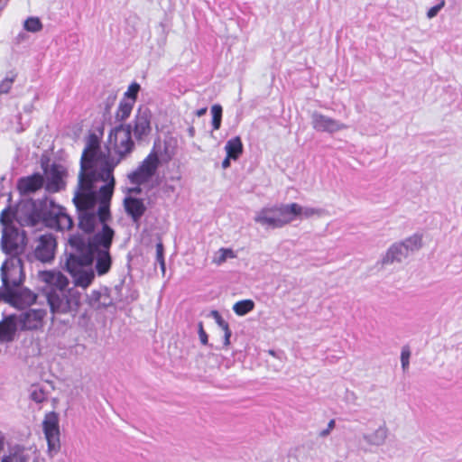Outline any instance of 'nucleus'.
<instances>
[{"mask_svg": "<svg viewBox=\"0 0 462 462\" xmlns=\"http://www.w3.org/2000/svg\"><path fill=\"white\" fill-rule=\"evenodd\" d=\"M107 148L108 154L101 151L97 135L88 136L80 160L78 189L73 198L76 208L88 206L99 209L100 219L109 217L115 187L114 169L134 148L131 125L114 128L108 136Z\"/></svg>", "mask_w": 462, "mask_h": 462, "instance_id": "nucleus-1", "label": "nucleus"}, {"mask_svg": "<svg viewBox=\"0 0 462 462\" xmlns=\"http://www.w3.org/2000/svg\"><path fill=\"white\" fill-rule=\"evenodd\" d=\"M79 228L83 232L69 236L68 244L71 253L67 258L66 267L71 274L75 286L88 288L97 275L106 274L112 266L110 248L115 231L107 225L109 217L100 219L99 209L86 206L76 208Z\"/></svg>", "mask_w": 462, "mask_h": 462, "instance_id": "nucleus-2", "label": "nucleus"}, {"mask_svg": "<svg viewBox=\"0 0 462 462\" xmlns=\"http://www.w3.org/2000/svg\"><path fill=\"white\" fill-rule=\"evenodd\" d=\"M15 217L22 226H37L40 224L57 230H69L73 226L72 218L65 208L52 199H28L20 203Z\"/></svg>", "mask_w": 462, "mask_h": 462, "instance_id": "nucleus-3", "label": "nucleus"}, {"mask_svg": "<svg viewBox=\"0 0 462 462\" xmlns=\"http://www.w3.org/2000/svg\"><path fill=\"white\" fill-rule=\"evenodd\" d=\"M38 279L42 283V292L53 315L76 310L79 304V295L69 287V282L62 273L55 270L42 271L38 273Z\"/></svg>", "mask_w": 462, "mask_h": 462, "instance_id": "nucleus-4", "label": "nucleus"}, {"mask_svg": "<svg viewBox=\"0 0 462 462\" xmlns=\"http://www.w3.org/2000/svg\"><path fill=\"white\" fill-rule=\"evenodd\" d=\"M1 278L4 286L9 291L13 300H20L31 305L36 300V295L28 289L20 288L24 279L23 263L19 256L7 258L1 267Z\"/></svg>", "mask_w": 462, "mask_h": 462, "instance_id": "nucleus-5", "label": "nucleus"}, {"mask_svg": "<svg viewBox=\"0 0 462 462\" xmlns=\"http://www.w3.org/2000/svg\"><path fill=\"white\" fill-rule=\"evenodd\" d=\"M254 221L265 228H281L291 222L288 204L266 207L259 210Z\"/></svg>", "mask_w": 462, "mask_h": 462, "instance_id": "nucleus-6", "label": "nucleus"}, {"mask_svg": "<svg viewBox=\"0 0 462 462\" xmlns=\"http://www.w3.org/2000/svg\"><path fill=\"white\" fill-rule=\"evenodd\" d=\"M30 261L35 260L42 263H51L55 258L57 240L52 234L45 233L36 236L30 245Z\"/></svg>", "mask_w": 462, "mask_h": 462, "instance_id": "nucleus-7", "label": "nucleus"}, {"mask_svg": "<svg viewBox=\"0 0 462 462\" xmlns=\"http://www.w3.org/2000/svg\"><path fill=\"white\" fill-rule=\"evenodd\" d=\"M26 244V236L24 232H20L13 226H5L2 235V249L11 256H18L23 250Z\"/></svg>", "mask_w": 462, "mask_h": 462, "instance_id": "nucleus-8", "label": "nucleus"}, {"mask_svg": "<svg viewBox=\"0 0 462 462\" xmlns=\"http://www.w3.org/2000/svg\"><path fill=\"white\" fill-rule=\"evenodd\" d=\"M42 427L48 443V452L51 457H53L60 448L58 415L53 411L47 413Z\"/></svg>", "mask_w": 462, "mask_h": 462, "instance_id": "nucleus-9", "label": "nucleus"}, {"mask_svg": "<svg viewBox=\"0 0 462 462\" xmlns=\"http://www.w3.org/2000/svg\"><path fill=\"white\" fill-rule=\"evenodd\" d=\"M160 164L157 153L151 152L141 165L128 175L133 184H142L148 181L156 172Z\"/></svg>", "mask_w": 462, "mask_h": 462, "instance_id": "nucleus-10", "label": "nucleus"}, {"mask_svg": "<svg viewBox=\"0 0 462 462\" xmlns=\"http://www.w3.org/2000/svg\"><path fill=\"white\" fill-rule=\"evenodd\" d=\"M46 310L30 309L19 314H14L20 330H36L42 327Z\"/></svg>", "mask_w": 462, "mask_h": 462, "instance_id": "nucleus-11", "label": "nucleus"}, {"mask_svg": "<svg viewBox=\"0 0 462 462\" xmlns=\"http://www.w3.org/2000/svg\"><path fill=\"white\" fill-rule=\"evenodd\" d=\"M151 119L152 113L147 107H140L137 110L134 119L130 124L136 140L143 141L150 134L152 131Z\"/></svg>", "mask_w": 462, "mask_h": 462, "instance_id": "nucleus-12", "label": "nucleus"}, {"mask_svg": "<svg viewBox=\"0 0 462 462\" xmlns=\"http://www.w3.org/2000/svg\"><path fill=\"white\" fill-rule=\"evenodd\" d=\"M312 127L318 132L334 134L347 128V125L319 112L311 114Z\"/></svg>", "mask_w": 462, "mask_h": 462, "instance_id": "nucleus-13", "label": "nucleus"}, {"mask_svg": "<svg viewBox=\"0 0 462 462\" xmlns=\"http://www.w3.org/2000/svg\"><path fill=\"white\" fill-rule=\"evenodd\" d=\"M65 171L62 166L52 164L48 170H45L46 189L49 192H58L64 188L63 177Z\"/></svg>", "mask_w": 462, "mask_h": 462, "instance_id": "nucleus-14", "label": "nucleus"}, {"mask_svg": "<svg viewBox=\"0 0 462 462\" xmlns=\"http://www.w3.org/2000/svg\"><path fill=\"white\" fill-rule=\"evenodd\" d=\"M43 184V176L40 173H34L31 176L21 178L18 180L17 188L22 195H29L42 189Z\"/></svg>", "mask_w": 462, "mask_h": 462, "instance_id": "nucleus-15", "label": "nucleus"}, {"mask_svg": "<svg viewBox=\"0 0 462 462\" xmlns=\"http://www.w3.org/2000/svg\"><path fill=\"white\" fill-rule=\"evenodd\" d=\"M20 330L15 315H9L0 321V343H8L14 339Z\"/></svg>", "mask_w": 462, "mask_h": 462, "instance_id": "nucleus-16", "label": "nucleus"}, {"mask_svg": "<svg viewBox=\"0 0 462 462\" xmlns=\"http://www.w3.org/2000/svg\"><path fill=\"white\" fill-rule=\"evenodd\" d=\"M288 206L290 211V217H291V222L296 219L310 218L314 216L321 217L324 212V210L321 208L304 207L298 203H291L288 204Z\"/></svg>", "mask_w": 462, "mask_h": 462, "instance_id": "nucleus-17", "label": "nucleus"}, {"mask_svg": "<svg viewBox=\"0 0 462 462\" xmlns=\"http://www.w3.org/2000/svg\"><path fill=\"white\" fill-rule=\"evenodd\" d=\"M88 304L94 309H103L113 305V299L106 288L92 291L88 297Z\"/></svg>", "mask_w": 462, "mask_h": 462, "instance_id": "nucleus-18", "label": "nucleus"}, {"mask_svg": "<svg viewBox=\"0 0 462 462\" xmlns=\"http://www.w3.org/2000/svg\"><path fill=\"white\" fill-rule=\"evenodd\" d=\"M388 437V429L386 425L381 424L377 429L364 433L362 439L369 446L380 447L383 446Z\"/></svg>", "mask_w": 462, "mask_h": 462, "instance_id": "nucleus-19", "label": "nucleus"}, {"mask_svg": "<svg viewBox=\"0 0 462 462\" xmlns=\"http://www.w3.org/2000/svg\"><path fill=\"white\" fill-rule=\"evenodd\" d=\"M125 208L134 222H137L146 210L143 199L133 197L125 199Z\"/></svg>", "mask_w": 462, "mask_h": 462, "instance_id": "nucleus-20", "label": "nucleus"}, {"mask_svg": "<svg viewBox=\"0 0 462 462\" xmlns=\"http://www.w3.org/2000/svg\"><path fill=\"white\" fill-rule=\"evenodd\" d=\"M404 247L401 243H395L390 246L384 256L382 258V264L387 265L393 263H401L408 257Z\"/></svg>", "mask_w": 462, "mask_h": 462, "instance_id": "nucleus-21", "label": "nucleus"}, {"mask_svg": "<svg viewBox=\"0 0 462 462\" xmlns=\"http://www.w3.org/2000/svg\"><path fill=\"white\" fill-rule=\"evenodd\" d=\"M225 149L229 157L236 160L243 152V144L240 137L236 136L228 140L226 143Z\"/></svg>", "mask_w": 462, "mask_h": 462, "instance_id": "nucleus-22", "label": "nucleus"}, {"mask_svg": "<svg viewBox=\"0 0 462 462\" xmlns=\"http://www.w3.org/2000/svg\"><path fill=\"white\" fill-rule=\"evenodd\" d=\"M400 243L404 247L406 253L410 254V253L418 251L421 247L422 236L419 234H414Z\"/></svg>", "mask_w": 462, "mask_h": 462, "instance_id": "nucleus-23", "label": "nucleus"}, {"mask_svg": "<svg viewBox=\"0 0 462 462\" xmlns=\"http://www.w3.org/2000/svg\"><path fill=\"white\" fill-rule=\"evenodd\" d=\"M29 396L36 403H42L47 400L48 393L41 384H32L29 389Z\"/></svg>", "mask_w": 462, "mask_h": 462, "instance_id": "nucleus-24", "label": "nucleus"}, {"mask_svg": "<svg viewBox=\"0 0 462 462\" xmlns=\"http://www.w3.org/2000/svg\"><path fill=\"white\" fill-rule=\"evenodd\" d=\"M134 105V101H121L116 113V119L118 121H124L128 118L131 115Z\"/></svg>", "mask_w": 462, "mask_h": 462, "instance_id": "nucleus-25", "label": "nucleus"}, {"mask_svg": "<svg viewBox=\"0 0 462 462\" xmlns=\"http://www.w3.org/2000/svg\"><path fill=\"white\" fill-rule=\"evenodd\" d=\"M236 254L230 248H220L213 256L212 262L217 265L223 264L227 259L236 258Z\"/></svg>", "mask_w": 462, "mask_h": 462, "instance_id": "nucleus-26", "label": "nucleus"}, {"mask_svg": "<svg viewBox=\"0 0 462 462\" xmlns=\"http://www.w3.org/2000/svg\"><path fill=\"white\" fill-rule=\"evenodd\" d=\"M254 308V302L252 300H243L236 302L233 306L234 312L238 316H245Z\"/></svg>", "mask_w": 462, "mask_h": 462, "instance_id": "nucleus-27", "label": "nucleus"}, {"mask_svg": "<svg viewBox=\"0 0 462 462\" xmlns=\"http://www.w3.org/2000/svg\"><path fill=\"white\" fill-rule=\"evenodd\" d=\"M23 27L27 32H38L42 29V23L38 17H29L24 21Z\"/></svg>", "mask_w": 462, "mask_h": 462, "instance_id": "nucleus-28", "label": "nucleus"}, {"mask_svg": "<svg viewBox=\"0 0 462 462\" xmlns=\"http://www.w3.org/2000/svg\"><path fill=\"white\" fill-rule=\"evenodd\" d=\"M222 111V106L218 104L213 105L211 107L213 130H218L221 126Z\"/></svg>", "mask_w": 462, "mask_h": 462, "instance_id": "nucleus-29", "label": "nucleus"}, {"mask_svg": "<svg viewBox=\"0 0 462 462\" xmlns=\"http://www.w3.org/2000/svg\"><path fill=\"white\" fill-rule=\"evenodd\" d=\"M16 75L10 73L0 82V95L8 94L15 81Z\"/></svg>", "mask_w": 462, "mask_h": 462, "instance_id": "nucleus-30", "label": "nucleus"}, {"mask_svg": "<svg viewBox=\"0 0 462 462\" xmlns=\"http://www.w3.org/2000/svg\"><path fill=\"white\" fill-rule=\"evenodd\" d=\"M14 462H28L29 455L24 451V448L17 446L12 449Z\"/></svg>", "mask_w": 462, "mask_h": 462, "instance_id": "nucleus-31", "label": "nucleus"}, {"mask_svg": "<svg viewBox=\"0 0 462 462\" xmlns=\"http://www.w3.org/2000/svg\"><path fill=\"white\" fill-rule=\"evenodd\" d=\"M411 350L409 346H403L401 352L402 368L405 372L409 369Z\"/></svg>", "mask_w": 462, "mask_h": 462, "instance_id": "nucleus-32", "label": "nucleus"}, {"mask_svg": "<svg viewBox=\"0 0 462 462\" xmlns=\"http://www.w3.org/2000/svg\"><path fill=\"white\" fill-rule=\"evenodd\" d=\"M210 316L215 319L218 327L224 331L229 328L228 323L224 320L217 310H212Z\"/></svg>", "mask_w": 462, "mask_h": 462, "instance_id": "nucleus-33", "label": "nucleus"}, {"mask_svg": "<svg viewBox=\"0 0 462 462\" xmlns=\"http://www.w3.org/2000/svg\"><path fill=\"white\" fill-rule=\"evenodd\" d=\"M139 90H140V85L138 83L134 82L128 87V89L125 93V96L126 97L132 99L131 101H134V103Z\"/></svg>", "mask_w": 462, "mask_h": 462, "instance_id": "nucleus-34", "label": "nucleus"}, {"mask_svg": "<svg viewBox=\"0 0 462 462\" xmlns=\"http://www.w3.org/2000/svg\"><path fill=\"white\" fill-rule=\"evenodd\" d=\"M156 259L160 263L162 270H165V262L163 258V245L160 242L156 245Z\"/></svg>", "mask_w": 462, "mask_h": 462, "instance_id": "nucleus-35", "label": "nucleus"}, {"mask_svg": "<svg viewBox=\"0 0 462 462\" xmlns=\"http://www.w3.org/2000/svg\"><path fill=\"white\" fill-rule=\"evenodd\" d=\"M445 6V0H441V3L430 7L427 12V17L432 19L438 15L439 11Z\"/></svg>", "mask_w": 462, "mask_h": 462, "instance_id": "nucleus-36", "label": "nucleus"}, {"mask_svg": "<svg viewBox=\"0 0 462 462\" xmlns=\"http://www.w3.org/2000/svg\"><path fill=\"white\" fill-rule=\"evenodd\" d=\"M0 221L4 227L10 226L9 224L11 223V212L8 208H5L2 211Z\"/></svg>", "mask_w": 462, "mask_h": 462, "instance_id": "nucleus-37", "label": "nucleus"}, {"mask_svg": "<svg viewBox=\"0 0 462 462\" xmlns=\"http://www.w3.org/2000/svg\"><path fill=\"white\" fill-rule=\"evenodd\" d=\"M198 328H199V336L200 342L203 345H207L208 339V335H207L206 331L204 330L203 323L199 322Z\"/></svg>", "mask_w": 462, "mask_h": 462, "instance_id": "nucleus-38", "label": "nucleus"}, {"mask_svg": "<svg viewBox=\"0 0 462 462\" xmlns=\"http://www.w3.org/2000/svg\"><path fill=\"white\" fill-rule=\"evenodd\" d=\"M335 428V420H330L328 423V426L325 430L319 432V436L322 438L327 437L330 434L331 430Z\"/></svg>", "mask_w": 462, "mask_h": 462, "instance_id": "nucleus-39", "label": "nucleus"}, {"mask_svg": "<svg viewBox=\"0 0 462 462\" xmlns=\"http://www.w3.org/2000/svg\"><path fill=\"white\" fill-rule=\"evenodd\" d=\"M232 332L230 328L227 330H224V345L228 346L230 344V337H231Z\"/></svg>", "mask_w": 462, "mask_h": 462, "instance_id": "nucleus-40", "label": "nucleus"}, {"mask_svg": "<svg viewBox=\"0 0 462 462\" xmlns=\"http://www.w3.org/2000/svg\"><path fill=\"white\" fill-rule=\"evenodd\" d=\"M1 462H14V457L13 456V452L11 451V453L8 456H5L2 458Z\"/></svg>", "mask_w": 462, "mask_h": 462, "instance_id": "nucleus-41", "label": "nucleus"}, {"mask_svg": "<svg viewBox=\"0 0 462 462\" xmlns=\"http://www.w3.org/2000/svg\"><path fill=\"white\" fill-rule=\"evenodd\" d=\"M230 159H232V157H229L228 155L224 159L222 162L223 169H226L230 166Z\"/></svg>", "mask_w": 462, "mask_h": 462, "instance_id": "nucleus-42", "label": "nucleus"}, {"mask_svg": "<svg viewBox=\"0 0 462 462\" xmlns=\"http://www.w3.org/2000/svg\"><path fill=\"white\" fill-rule=\"evenodd\" d=\"M5 436L2 431H0V451L3 450L5 448Z\"/></svg>", "mask_w": 462, "mask_h": 462, "instance_id": "nucleus-43", "label": "nucleus"}, {"mask_svg": "<svg viewBox=\"0 0 462 462\" xmlns=\"http://www.w3.org/2000/svg\"><path fill=\"white\" fill-rule=\"evenodd\" d=\"M206 113H207V107H202L200 109H198L195 114H196L197 116L201 117Z\"/></svg>", "mask_w": 462, "mask_h": 462, "instance_id": "nucleus-44", "label": "nucleus"}, {"mask_svg": "<svg viewBox=\"0 0 462 462\" xmlns=\"http://www.w3.org/2000/svg\"><path fill=\"white\" fill-rule=\"evenodd\" d=\"M32 109H33L32 104H29V105H26L23 106V111L28 114L32 113Z\"/></svg>", "mask_w": 462, "mask_h": 462, "instance_id": "nucleus-45", "label": "nucleus"}, {"mask_svg": "<svg viewBox=\"0 0 462 462\" xmlns=\"http://www.w3.org/2000/svg\"><path fill=\"white\" fill-rule=\"evenodd\" d=\"M438 1H439V3H441V0H438Z\"/></svg>", "mask_w": 462, "mask_h": 462, "instance_id": "nucleus-46", "label": "nucleus"}]
</instances>
